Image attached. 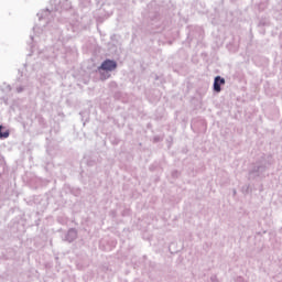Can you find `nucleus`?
Wrapping results in <instances>:
<instances>
[{
  "mask_svg": "<svg viewBox=\"0 0 282 282\" xmlns=\"http://www.w3.org/2000/svg\"><path fill=\"white\" fill-rule=\"evenodd\" d=\"M265 165H257L249 172V180H257V177H263Z\"/></svg>",
  "mask_w": 282,
  "mask_h": 282,
  "instance_id": "f257e3e1",
  "label": "nucleus"
},
{
  "mask_svg": "<svg viewBox=\"0 0 282 282\" xmlns=\"http://www.w3.org/2000/svg\"><path fill=\"white\" fill-rule=\"evenodd\" d=\"M116 67H118V64L115 61L111 59H106L101 66L99 67V69H104V72H113V69H116Z\"/></svg>",
  "mask_w": 282,
  "mask_h": 282,
  "instance_id": "f03ea898",
  "label": "nucleus"
},
{
  "mask_svg": "<svg viewBox=\"0 0 282 282\" xmlns=\"http://www.w3.org/2000/svg\"><path fill=\"white\" fill-rule=\"evenodd\" d=\"M221 85H226V79L221 76H216L214 79V91H216V94L221 91Z\"/></svg>",
  "mask_w": 282,
  "mask_h": 282,
  "instance_id": "7ed1b4c3",
  "label": "nucleus"
},
{
  "mask_svg": "<svg viewBox=\"0 0 282 282\" xmlns=\"http://www.w3.org/2000/svg\"><path fill=\"white\" fill-rule=\"evenodd\" d=\"M1 129H3L2 126H0V138H10V131L1 132Z\"/></svg>",
  "mask_w": 282,
  "mask_h": 282,
  "instance_id": "20e7f679",
  "label": "nucleus"
},
{
  "mask_svg": "<svg viewBox=\"0 0 282 282\" xmlns=\"http://www.w3.org/2000/svg\"><path fill=\"white\" fill-rule=\"evenodd\" d=\"M210 281L212 282H219V279L217 278V275H212Z\"/></svg>",
  "mask_w": 282,
  "mask_h": 282,
  "instance_id": "39448f33",
  "label": "nucleus"
},
{
  "mask_svg": "<svg viewBox=\"0 0 282 282\" xmlns=\"http://www.w3.org/2000/svg\"><path fill=\"white\" fill-rule=\"evenodd\" d=\"M237 282H246V280H243V278L239 276V278H237Z\"/></svg>",
  "mask_w": 282,
  "mask_h": 282,
  "instance_id": "423d86ee",
  "label": "nucleus"
},
{
  "mask_svg": "<svg viewBox=\"0 0 282 282\" xmlns=\"http://www.w3.org/2000/svg\"><path fill=\"white\" fill-rule=\"evenodd\" d=\"M198 32H203L202 28H198Z\"/></svg>",
  "mask_w": 282,
  "mask_h": 282,
  "instance_id": "0eeeda50",
  "label": "nucleus"
}]
</instances>
